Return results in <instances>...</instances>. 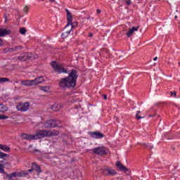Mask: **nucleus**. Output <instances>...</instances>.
<instances>
[{
    "label": "nucleus",
    "instance_id": "obj_1",
    "mask_svg": "<svg viewBox=\"0 0 180 180\" xmlns=\"http://www.w3.org/2000/svg\"><path fill=\"white\" fill-rule=\"evenodd\" d=\"M51 67L53 68L55 72L58 74H68V76L62 78L59 80L58 85L62 89H70L77 86V79H78V71L75 69L71 70L70 72L64 68L63 64L52 61L51 63Z\"/></svg>",
    "mask_w": 180,
    "mask_h": 180
},
{
    "label": "nucleus",
    "instance_id": "obj_2",
    "mask_svg": "<svg viewBox=\"0 0 180 180\" xmlns=\"http://www.w3.org/2000/svg\"><path fill=\"white\" fill-rule=\"evenodd\" d=\"M58 134H60V131H58L57 130H53V131L41 130V131H39L40 139H43L44 137H48L50 136H58Z\"/></svg>",
    "mask_w": 180,
    "mask_h": 180
},
{
    "label": "nucleus",
    "instance_id": "obj_3",
    "mask_svg": "<svg viewBox=\"0 0 180 180\" xmlns=\"http://www.w3.org/2000/svg\"><path fill=\"white\" fill-rule=\"evenodd\" d=\"M20 137L22 140H39L40 139V131L35 134H21Z\"/></svg>",
    "mask_w": 180,
    "mask_h": 180
},
{
    "label": "nucleus",
    "instance_id": "obj_4",
    "mask_svg": "<svg viewBox=\"0 0 180 180\" xmlns=\"http://www.w3.org/2000/svg\"><path fill=\"white\" fill-rule=\"evenodd\" d=\"M94 154L96 155H106V148L105 147H97L91 149Z\"/></svg>",
    "mask_w": 180,
    "mask_h": 180
},
{
    "label": "nucleus",
    "instance_id": "obj_5",
    "mask_svg": "<svg viewBox=\"0 0 180 180\" xmlns=\"http://www.w3.org/2000/svg\"><path fill=\"white\" fill-rule=\"evenodd\" d=\"M29 106H30L29 102L20 103L17 105L16 109L20 112H26L27 110H29Z\"/></svg>",
    "mask_w": 180,
    "mask_h": 180
},
{
    "label": "nucleus",
    "instance_id": "obj_6",
    "mask_svg": "<svg viewBox=\"0 0 180 180\" xmlns=\"http://www.w3.org/2000/svg\"><path fill=\"white\" fill-rule=\"evenodd\" d=\"M18 60H20V61H27V60H33V57H32L31 53H22L18 57Z\"/></svg>",
    "mask_w": 180,
    "mask_h": 180
},
{
    "label": "nucleus",
    "instance_id": "obj_7",
    "mask_svg": "<svg viewBox=\"0 0 180 180\" xmlns=\"http://www.w3.org/2000/svg\"><path fill=\"white\" fill-rule=\"evenodd\" d=\"M45 129H52L56 127V120H49L44 124Z\"/></svg>",
    "mask_w": 180,
    "mask_h": 180
},
{
    "label": "nucleus",
    "instance_id": "obj_8",
    "mask_svg": "<svg viewBox=\"0 0 180 180\" xmlns=\"http://www.w3.org/2000/svg\"><path fill=\"white\" fill-rule=\"evenodd\" d=\"M90 136L92 139H103L104 136L103 134L101 133L100 131H91L89 132Z\"/></svg>",
    "mask_w": 180,
    "mask_h": 180
},
{
    "label": "nucleus",
    "instance_id": "obj_9",
    "mask_svg": "<svg viewBox=\"0 0 180 180\" xmlns=\"http://www.w3.org/2000/svg\"><path fill=\"white\" fill-rule=\"evenodd\" d=\"M65 11L67 13L68 24L65 25V29H67L68 27H70V24L72 22V15L68 9H66Z\"/></svg>",
    "mask_w": 180,
    "mask_h": 180
},
{
    "label": "nucleus",
    "instance_id": "obj_10",
    "mask_svg": "<svg viewBox=\"0 0 180 180\" xmlns=\"http://www.w3.org/2000/svg\"><path fill=\"white\" fill-rule=\"evenodd\" d=\"M116 166L118 169H120V171H124V172H127V171H129V169L126 167H124V165H123V164H122V162H120V161H117L116 162Z\"/></svg>",
    "mask_w": 180,
    "mask_h": 180
},
{
    "label": "nucleus",
    "instance_id": "obj_11",
    "mask_svg": "<svg viewBox=\"0 0 180 180\" xmlns=\"http://www.w3.org/2000/svg\"><path fill=\"white\" fill-rule=\"evenodd\" d=\"M140 27H133L131 29H130L126 34V35L127 36V37H131V36H133V34L134 33V32H137V30H139Z\"/></svg>",
    "mask_w": 180,
    "mask_h": 180
},
{
    "label": "nucleus",
    "instance_id": "obj_12",
    "mask_svg": "<svg viewBox=\"0 0 180 180\" xmlns=\"http://www.w3.org/2000/svg\"><path fill=\"white\" fill-rule=\"evenodd\" d=\"M21 85H24L25 86H33L34 85V81L33 80H23L21 82Z\"/></svg>",
    "mask_w": 180,
    "mask_h": 180
},
{
    "label": "nucleus",
    "instance_id": "obj_13",
    "mask_svg": "<svg viewBox=\"0 0 180 180\" xmlns=\"http://www.w3.org/2000/svg\"><path fill=\"white\" fill-rule=\"evenodd\" d=\"M6 34H11V30L0 28V37H4V36H6Z\"/></svg>",
    "mask_w": 180,
    "mask_h": 180
},
{
    "label": "nucleus",
    "instance_id": "obj_14",
    "mask_svg": "<svg viewBox=\"0 0 180 180\" xmlns=\"http://www.w3.org/2000/svg\"><path fill=\"white\" fill-rule=\"evenodd\" d=\"M5 112H8V107L4 103H0V112L5 113Z\"/></svg>",
    "mask_w": 180,
    "mask_h": 180
},
{
    "label": "nucleus",
    "instance_id": "obj_15",
    "mask_svg": "<svg viewBox=\"0 0 180 180\" xmlns=\"http://www.w3.org/2000/svg\"><path fill=\"white\" fill-rule=\"evenodd\" d=\"M29 175V172L27 171H21L18 172V176L25 178V176H27Z\"/></svg>",
    "mask_w": 180,
    "mask_h": 180
},
{
    "label": "nucleus",
    "instance_id": "obj_16",
    "mask_svg": "<svg viewBox=\"0 0 180 180\" xmlns=\"http://www.w3.org/2000/svg\"><path fill=\"white\" fill-rule=\"evenodd\" d=\"M34 85H37L39 84H41L43 81H44V79H43V77H39L34 79Z\"/></svg>",
    "mask_w": 180,
    "mask_h": 180
},
{
    "label": "nucleus",
    "instance_id": "obj_17",
    "mask_svg": "<svg viewBox=\"0 0 180 180\" xmlns=\"http://www.w3.org/2000/svg\"><path fill=\"white\" fill-rule=\"evenodd\" d=\"M51 109L53 110V112H58L60 109H61V105L60 104H54Z\"/></svg>",
    "mask_w": 180,
    "mask_h": 180
},
{
    "label": "nucleus",
    "instance_id": "obj_18",
    "mask_svg": "<svg viewBox=\"0 0 180 180\" xmlns=\"http://www.w3.org/2000/svg\"><path fill=\"white\" fill-rule=\"evenodd\" d=\"M32 168L38 172V174H40L41 172V169H40V166L37 165L36 163H32Z\"/></svg>",
    "mask_w": 180,
    "mask_h": 180
},
{
    "label": "nucleus",
    "instance_id": "obj_19",
    "mask_svg": "<svg viewBox=\"0 0 180 180\" xmlns=\"http://www.w3.org/2000/svg\"><path fill=\"white\" fill-rule=\"evenodd\" d=\"M0 148L1 150H3V151H5L6 153H8L11 150V148H9V146L2 144H0Z\"/></svg>",
    "mask_w": 180,
    "mask_h": 180
},
{
    "label": "nucleus",
    "instance_id": "obj_20",
    "mask_svg": "<svg viewBox=\"0 0 180 180\" xmlns=\"http://www.w3.org/2000/svg\"><path fill=\"white\" fill-rule=\"evenodd\" d=\"M106 171L108 172V175H116V174H117V172H116V171H115L110 168L106 169Z\"/></svg>",
    "mask_w": 180,
    "mask_h": 180
},
{
    "label": "nucleus",
    "instance_id": "obj_21",
    "mask_svg": "<svg viewBox=\"0 0 180 180\" xmlns=\"http://www.w3.org/2000/svg\"><path fill=\"white\" fill-rule=\"evenodd\" d=\"M70 33H71V30H66L65 32L62 33L61 37L63 39H65V37H68V34H70Z\"/></svg>",
    "mask_w": 180,
    "mask_h": 180
},
{
    "label": "nucleus",
    "instance_id": "obj_22",
    "mask_svg": "<svg viewBox=\"0 0 180 180\" xmlns=\"http://www.w3.org/2000/svg\"><path fill=\"white\" fill-rule=\"evenodd\" d=\"M39 89L41 91H43L44 92H49L50 91V87H49L47 86H40Z\"/></svg>",
    "mask_w": 180,
    "mask_h": 180
},
{
    "label": "nucleus",
    "instance_id": "obj_23",
    "mask_svg": "<svg viewBox=\"0 0 180 180\" xmlns=\"http://www.w3.org/2000/svg\"><path fill=\"white\" fill-rule=\"evenodd\" d=\"M70 30H72V29H75L78 26V22H70Z\"/></svg>",
    "mask_w": 180,
    "mask_h": 180
},
{
    "label": "nucleus",
    "instance_id": "obj_24",
    "mask_svg": "<svg viewBox=\"0 0 180 180\" xmlns=\"http://www.w3.org/2000/svg\"><path fill=\"white\" fill-rule=\"evenodd\" d=\"M23 46L18 45L17 46H14L13 48V51H20V50H22Z\"/></svg>",
    "mask_w": 180,
    "mask_h": 180
},
{
    "label": "nucleus",
    "instance_id": "obj_25",
    "mask_svg": "<svg viewBox=\"0 0 180 180\" xmlns=\"http://www.w3.org/2000/svg\"><path fill=\"white\" fill-rule=\"evenodd\" d=\"M13 48H6L4 49L3 52L6 53H13Z\"/></svg>",
    "mask_w": 180,
    "mask_h": 180
},
{
    "label": "nucleus",
    "instance_id": "obj_26",
    "mask_svg": "<svg viewBox=\"0 0 180 180\" xmlns=\"http://www.w3.org/2000/svg\"><path fill=\"white\" fill-rule=\"evenodd\" d=\"M55 127H63V124H61L60 120H56Z\"/></svg>",
    "mask_w": 180,
    "mask_h": 180
},
{
    "label": "nucleus",
    "instance_id": "obj_27",
    "mask_svg": "<svg viewBox=\"0 0 180 180\" xmlns=\"http://www.w3.org/2000/svg\"><path fill=\"white\" fill-rule=\"evenodd\" d=\"M4 82H9V78L0 77V84H4Z\"/></svg>",
    "mask_w": 180,
    "mask_h": 180
},
{
    "label": "nucleus",
    "instance_id": "obj_28",
    "mask_svg": "<svg viewBox=\"0 0 180 180\" xmlns=\"http://www.w3.org/2000/svg\"><path fill=\"white\" fill-rule=\"evenodd\" d=\"M4 168H5V165L1 163V165H0V174H5V169H4Z\"/></svg>",
    "mask_w": 180,
    "mask_h": 180
},
{
    "label": "nucleus",
    "instance_id": "obj_29",
    "mask_svg": "<svg viewBox=\"0 0 180 180\" xmlns=\"http://www.w3.org/2000/svg\"><path fill=\"white\" fill-rule=\"evenodd\" d=\"M140 113H141V112L140 110L136 112V117L138 120H140V119H143V117L139 115H140Z\"/></svg>",
    "mask_w": 180,
    "mask_h": 180
},
{
    "label": "nucleus",
    "instance_id": "obj_30",
    "mask_svg": "<svg viewBox=\"0 0 180 180\" xmlns=\"http://www.w3.org/2000/svg\"><path fill=\"white\" fill-rule=\"evenodd\" d=\"M122 2H125V4L129 6V5H131V0H120Z\"/></svg>",
    "mask_w": 180,
    "mask_h": 180
},
{
    "label": "nucleus",
    "instance_id": "obj_31",
    "mask_svg": "<svg viewBox=\"0 0 180 180\" xmlns=\"http://www.w3.org/2000/svg\"><path fill=\"white\" fill-rule=\"evenodd\" d=\"M142 146H144V147H146V148H148L149 150L154 148V146H151V144L147 145L146 143H143Z\"/></svg>",
    "mask_w": 180,
    "mask_h": 180
},
{
    "label": "nucleus",
    "instance_id": "obj_32",
    "mask_svg": "<svg viewBox=\"0 0 180 180\" xmlns=\"http://www.w3.org/2000/svg\"><path fill=\"white\" fill-rule=\"evenodd\" d=\"M8 154L4 153L1 151H0V158H5V157H7Z\"/></svg>",
    "mask_w": 180,
    "mask_h": 180
},
{
    "label": "nucleus",
    "instance_id": "obj_33",
    "mask_svg": "<svg viewBox=\"0 0 180 180\" xmlns=\"http://www.w3.org/2000/svg\"><path fill=\"white\" fill-rule=\"evenodd\" d=\"M20 33L21 34H26V30L25 28H20Z\"/></svg>",
    "mask_w": 180,
    "mask_h": 180
},
{
    "label": "nucleus",
    "instance_id": "obj_34",
    "mask_svg": "<svg viewBox=\"0 0 180 180\" xmlns=\"http://www.w3.org/2000/svg\"><path fill=\"white\" fill-rule=\"evenodd\" d=\"M5 119H8V116L0 115V120H5Z\"/></svg>",
    "mask_w": 180,
    "mask_h": 180
},
{
    "label": "nucleus",
    "instance_id": "obj_35",
    "mask_svg": "<svg viewBox=\"0 0 180 180\" xmlns=\"http://www.w3.org/2000/svg\"><path fill=\"white\" fill-rule=\"evenodd\" d=\"M11 174L13 178H16V176H18V173L15 172L11 173Z\"/></svg>",
    "mask_w": 180,
    "mask_h": 180
},
{
    "label": "nucleus",
    "instance_id": "obj_36",
    "mask_svg": "<svg viewBox=\"0 0 180 180\" xmlns=\"http://www.w3.org/2000/svg\"><path fill=\"white\" fill-rule=\"evenodd\" d=\"M170 95L171 96H174L175 98V96H176V91H171Z\"/></svg>",
    "mask_w": 180,
    "mask_h": 180
},
{
    "label": "nucleus",
    "instance_id": "obj_37",
    "mask_svg": "<svg viewBox=\"0 0 180 180\" xmlns=\"http://www.w3.org/2000/svg\"><path fill=\"white\" fill-rule=\"evenodd\" d=\"M6 178H8V180H11L12 179V178H13V176H12V174H6Z\"/></svg>",
    "mask_w": 180,
    "mask_h": 180
},
{
    "label": "nucleus",
    "instance_id": "obj_38",
    "mask_svg": "<svg viewBox=\"0 0 180 180\" xmlns=\"http://www.w3.org/2000/svg\"><path fill=\"white\" fill-rule=\"evenodd\" d=\"M24 12H25V13H27V12H29V7L25 6V7L24 8Z\"/></svg>",
    "mask_w": 180,
    "mask_h": 180
},
{
    "label": "nucleus",
    "instance_id": "obj_39",
    "mask_svg": "<svg viewBox=\"0 0 180 180\" xmlns=\"http://www.w3.org/2000/svg\"><path fill=\"white\" fill-rule=\"evenodd\" d=\"M103 99H105V101H106V99H108V96L106 94H103Z\"/></svg>",
    "mask_w": 180,
    "mask_h": 180
},
{
    "label": "nucleus",
    "instance_id": "obj_40",
    "mask_svg": "<svg viewBox=\"0 0 180 180\" xmlns=\"http://www.w3.org/2000/svg\"><path fill=\"white\" fill-rule=\"evenodd\" d=\"M101 10H99V9H97L96 10V13H97V15H101Z\"/></svg>",
    "mask_w": 180,
    "mask_h": 180
},
{
    "label": "nucleus",
    "instance_id": "obj_41",
    "mask_svg": "<svg viewBox=\"0 0 180 180\" xmlns=\"http://www.w3.org/2000/svg\"><path fill=\"white\" fill-rule=\"evenodd\" d=\"M89 37H94V33L90 32L89 34Z\"/></svg>",
    "mask_w": 180,
    "mask_h": 180
},
{
    "label": "nucleus",
    "instance_id": "obj_42",
    "mask_svg": "<svg viewBox=\"0 0 180 180\" xmlns=\"http://www.w3.org/2000/svg\"><path fill=\"white\" fill-rule=\"evenodd\" d=\"M33 169H34V168L33 169H30L28 171H27V172H32Z\"/></svg>",
    "mask_w": 180,
    "mask_h": 180
},
{
    "label": "nucleus",
    "instance_id": "obj_43",
    "mask_svg": "<svg viewBox=\"0 0 180 180\" xmlns=\"http://www.w3.org/2000/svg\"><path fill=\"white\" fill-rule=\"evenodd\" d=\"M4 41H2V39H0V46H2V43Z\"/></svg>",
    "mask_w": 180,
    "mask_h": 180
},
{
    "label": "nucleus",
    "instance_id": "obj_44",
    "mask_svg": "<svg viewBox=\"0 0 180 180\" xmlns=\"http://www.w3.org/2000/svg\"><path fill=\"white\" fill-rule=\"evenodd\" d=\"M155 115H148V117H154Z\"/></svg>",
    "mask_w": 180,
    "mask_h": 180
},
{
    "label": "nucleus",
    "instance_id": "obj_45",
    "mask_svg": "<svg viewBox=\"0 0 180 180\" xmlns=\"http://www.w3.org/2000/svg\"><path fill=\"white\" fill-rule=\"evenodd\" d=\"M158 58V57H155V58H154L153 60L157 61Z\"/></svg>",
    "mask_w": 180,
    "mask_h": 180
},
{
    "label": "nucleus",
    "instance_id": "obj_46",
    "mask_svg": "<svg viewBox=\"0 0 180 180\" xmlns=\"http://www.w3.org/2000/svg\"><path fill=\"white\" fill-rule=\"evenodd\" d=\"M4 162V160H0V165Z\"/></svg>",
    "mask_w": 180,
    "mask_h": 180
},
{
    "label": "nucleus",
    "instance_id": "obj_47",
    "mask_svg": "<svg viewBox=\"0 0 180 180\" xmlns=\"http://www.w3.org/2000/svg\"><path fill=\"white\" fill-rule=\"evenodd\" d=\"M178 18V16L177 15H175L174 16V19H177Z\"/></svg>",
    "mask_w": 180,
    "mask_h": 180
},
{
    "label": "nucleus",
    "instance_id": "obj_48",
    "mask_svg": "<svg viewBox=\"0 0 180 180\" xmlns=\"http://www.w3.org/2000/svg\"><path fill=\"white\" fill-rule=\"evenodd\" d=\"M89 19H91V17L87 18V20H89Z\"/></svg>",
    "mask_w": 180,
    "mask_h": 180
},
{
    "label": "nucleus",
    "instance_id": "obj_49",
    "mask_svg": "<svg viewBox=\"0 0 180 180\" xmlns=\"http://www.w3.org/2000/svg\"><path fill=\"white\" fill-rule=\"evenodd\" d=\"M51 1V2H54V0H50Z\"/></svg>",
    "mask_w": 180,
    "mask_h": 180
},
{
    "label": "nucleus",
    "instance_id": "obj_50",
    "mask_svg": "<svg viewBox=\"0 0 180 180\" xmlns=\"http://www.w3.org/2000/svg\"><path fill=\"white\" fill-rule=\"evenodd\" d=\"M29 147H30H30H32V145H30Z\"/></svg>",
    "mask_w": 180,
    "mask_h": 180
},
{
    "label": "nucleus",
    "instance_id": "obj_51",
    "mask_svg": "<svg viewBox=\"0 0 180 180\" xmlns=\"http://www.w3.org/2000/svg\"><path fill=\"white\" fill-rule=\"evenodd\" d=\"M179 65H180V62H179Z\"/></svg>",
    "mask_w": 180,
    "mask_h": 180
}]
</instances>
